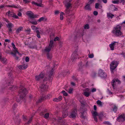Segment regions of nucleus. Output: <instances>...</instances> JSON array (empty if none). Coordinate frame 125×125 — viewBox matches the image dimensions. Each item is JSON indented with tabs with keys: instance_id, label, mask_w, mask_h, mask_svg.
Here are the masks:
<instances>
[{
	"instance_id": "nucleus-1",
	"label": "nucleus",
	"mask_w": 125,
	"mask_h": 125,
	"mask_svg": "<svg viewBox=\"0 0 125 125\" xmlns=\"http://www.w3.org/2000/svg\"><path fill=\"white\" fill-rule=\"evenodd\" d=\"M27 93L26 89L22 87L20 88L19 94L17 97V101L18 102H20L21 100L25 96Z\"/></svg>"
},
{
	"instance_id": "nucleus-2",
	"label": "nucleus",
	"mask_w": 125,
	"mask_h": 125,
	"mask_svg": "<svg viewBox=\"0 0 125 125\" xmlns=\"http://www.w3.org/2000/svg\"><path fill=\"white\" fill-rule=\"evenodd\" d=\"M121 27L119 25H117L115 27L112 31V32L116 36L122 35V33L121 31Z\"/></svg>"
},
{
	"instance_id": "nucleus-3",
	"label": "nucleus",
	"mask_w": 125,
	"mask_h": 125,
	"mask_svg": "<svg viewBox=\"0 0 125 125\" xmlns=\"http://www.w3.org/2000/svg\"><path fill=\"white\" fill-rule=\"evenodd\" d=\"M11 44L13 48L15 49L13 51V52H11V54L13 55L14 57L15 58V59L18 60L19 57L21 56V54L18 52L17 50L18 49L16 48L14 43H12Z\"/></svg>"
},
{
	"instance_id": "nucleus-4",
	"label": "nucleus",
	"mask_w": 125,
	"mask_h": 125,
	"mask_svg": "<svg viewBox=\"0 0 125 125\" xmlns=\"http://www.w3.org/2000/svg\"><path fill=\"white\" fill-rule=\"evenodd\" d=\"M47 82H44L40 86L39 89V90L42 92H44L48 88V86L45 84Z\"/></svg>"
},
{
	"instance_id": "nucleus-5",
	"label": "nucleus",
	"mask_w": 125,
	"mask_h": 125,
	"mask_svg": "<svg viewBox=\"0 0 125 125\" xmlns=\"http://www.w3.org/2000/svg\"><path fill=\"white\" fill-rule=\"evenodd\" d=\"M53 41L52 40L50 41L49 45L48 46L46 47L44 49V52H49L51 49L53 47Z\"/></svg>"
},
{
	"instance_id": "nucleus-6",
	"label": "nucleus",
	"mask_w": 125,
	"mask_h": 125,
	"mask_svg": "<svg viewBox=\"0 0 125 125\" xmlns=\"http://www.w3.org/2000/svg\"><path fill=\"white\" fill-rule=\"evenodd\" d=\"M118 64V62L116 61H112L110 64V68L111 70H113L116 68Z\"/></svg>"
},
{
	"instance_id": "nucleus-7",
	"label": "nucleus",
	"mask_w": 125,
	"mask_h": 125,
	"mask_svg": "<svg viewBox=\"0 0 125 125\" xmlns=\"http://www.w3.org/2000/svg\"><path fill=\"white\" fill-rule=\"evenodd\" d=\"M83 94L86 97H89L91 94V91L90 89L88 88H86L83 90Z\"/></svg>"
},
{
	"instance_id": "nucleus-8",
	"label": "nucleus",
	"mask_w": 125,
	"mask_h": 125,
	"mask_svg": "<svg viewBox=\"0 0 125 125\" xmlns=\"http://www.w3.org/2000/svg\"><path fill=\"white\" fill-rule=\"evenodd\" d=\"M77 111L76 109H74L73 110L72 112L71 113L69 116L70 118H74L76 117L77 115Z\"/></svg>"
},
{
	"instance_id": "nucleus-9",
	"label": "nucleus",
	"mask_w": 125,
	"mask_h": 125,
	"mask_svg": "<svg viewBox=\"0 0 125 125\" xmlns=\"http://www.w3.org/2000/svg\"><path fill=\"white\" fill-rule=\"evenodd\" d=\"M50 96V94H48L46 96L43 95L42 96L41 98L39 100L38 102L40 103L46 99H49Z\"/></svg>"
},
{
	"instance_id": "nucleus-10",
	"label": "nucleus",
	"mask_w": 125,
	"mask_h": 125,
	"mask_svg": "<svg viewBox=\"0 0 125 125\" xmlns=\"http://www.w3.org/2000/svg\"><path fill=\"white\" fill-rule=\"evenodd\" d=\"M27 15L31 19L36 18L37 17V15H34L31 11H27Z\"/></svg>"
},
{
	"instance_id": "nucleus-11",
	"label": "nucleus",
	"mask_w": 125,
	"mask_h": 125,
	"mask_svg": "<svg viewBox=\"0 0 125 125\" xmlns=\"http://www.w3.org/2000/svg\"><path fill=\"white\" fill-rule=\"evenodd\" d=\"M99 75L102 78H105L107 77V75L105 73L103 72L102 70H100L99 71Z\"/></svg>"
},
{
	"instance_id": "nucleus-12",
	"label": "nucleus",
	"mask_w": 125,
	"mask_h": 125,
	"mask_svg": "<svg viewBox=\"0 0 125 125\" xmlns=\"http://www.w3.org/2000/svg\"><path fill=\"white\" fill-rule=\"evenodd\" d=\"M71 4L70 3H67L65 4L66 7V9L65 10V12L66 14H69V8L71 7Z\"/></svg>"
},
{
	"instance_id": "nucleus-13",
	"label": "nucleus",
	"mask_w": 125,
	"mask_h": 125,
	"mask_svg": "<svg viewBox=\"0 0 125 125\" xmlns=\"http://www.w3.org/2000/svg\"><path fill=\"white\" fill-rule=\"evenodd\" d=\"M118 120L119 122H123L125 120V114H123L118 117Z\"/></svg>"
},
{
	"instance_id": "nucleus-14",
	"label": "nucleus",
	"mask_w": 125,
	"mask_h": 125,
	"mask_svg": "<svg viewBox=\"0 0 125 125\" xmlns=\"http://www.w3.org/2000/svg\"><path fill=\"white\" fill-rule=\"evenodd\" d=\"M116 82H118L119 83H120V81L118 79L113 80L111 82V84L114 89L115 88V86Z\"/></svg>"
},
{
	"instance_id": "nucleus-15",
	"label": "nucleus",
	"mask_w": 125,
	"mask_h": 125,
	"mask_svg": "<svg viewBox=\"0 0 125 125\" xmlns=\"http://www.w3.org/2000/svg\"><path fill=\"white\" fill-rule=\"evenodd\" d=\"M44 77V75L42 73H40L38 76H35V79L37 81H39L42 79Z\"/></svg>"
},
{
	"instance_id": "nucleus-16",
	"label": "nucleus",
	"mask_w": 125,
	"mask_h": 125,
	"mask_svg": "<svg viewBox=\"0 0 125 125\" xmlns=\"http://www.w3.org/2000/svg\"><path fill=\"white\" fill-rule=\"evenodd\" d=\"M54 70V69H53V68H52V69L51 71H50L48 73L49 75L48 79H46V81L47 80H50L52 79L53 74V72Z\"/></svg>"
},
{
	"instance_id": "nucleus-17",
	"label": "nucleus",
	"mask_w": 125,
	"mask_h": 125,
	"mask_svg": "<svg viewBox=\"0 0 125 125\" xmlns=\"http://www.w3.org/2000/svg\"><path fill=\"white\" fill-rule=\"evenodd\" d=\"M62 97L60 96L58 98H53V101L54 102H58L62 100Z\"/></svg>"
},
{
	"instance_id": "nucleus-18",
	"label": "nucleus",
	"mask_w": 125,
	"mask_h": 125,
	"mask_svg": "<svg viewBox=\"0 0 125 125\" xmlns=\"http://www.w3.org/2000/svg\"><path fill=\"white\" fill-rule=\"evenodd\" d=\"M78 54L77 53V51H76L75 52H74L72 54V57H73V60H72V62H73L74 60V59L76 58L77 57V56Z\"/></svg>"
},
{
	"instance_id": "nucleus-19",
	"label": "nucleus",
	"mask_w": 125,
	"mask_h": 125,
	"mask_svg": "<svg viewBox=\"0 0 125 125\" xmlns=\"http://www.w3.org/2000/svg\"><path fill=\"white\" fill-rule=\"evenodd\" d=\"M13 14V12L9 10L6 13V15H7L8 16L10 17L12 16Z\"/></svg>"
},
{
	"instance_id": "nucleus-20",
	"label": "nucleus",
	"mask_w": 125,
	"mask_h": 125,
	"mask_svg": "<svg viewBox=\"0 0 125 125\" xmlns=\"http://www.w3.org/2000/svg\"><path fill=\"white\" fill-rule=\"evenodd\" d=\"M47 20V19L46 18L44 17H42L40 18L38 20V21L40 22L41 21H46Z\"/></svg>"
},
{
	"instance_id": "nucleus-21",
	"label": "nucleus",
	"mask_w": 125,
	"mask_h": 125,
	"mask_svg": "<svg viewBox=\"0 0 125 125\" xmlns=\"http://www.w3.org/2000/svg\"><path fill=\"white\" fill-rule=\"evenodd\" d=\"M90 4L88 3L87 5L85 7V9L88 10H90L91 8L90 7Z\"/></svg>"
},
{
	"instance_id": "nucleus-22",
	"label": "nucleus",
	"mask_w": 125,
	"mask_h": 125,
	"mask_svg": "<svg viewBox=\"0 0 125 125\" xmlns=\"http://www.w3.org/2000/svg\"><path fill=\"white\" fill-rule=\"evenodd\" d=\"M42 0H37V6L39 7H42Z\"/></svg>"
},
{
	"instance_id": "nucleus-23",
	"label": "nucleus",
	"mask_w": 125,
	"mask_h": 125,
	"mask_svg": "<svg viewBox=\"0 0 125 125\" xmlns=\"http://www.w3.org/2000/svg\"><path fill=\"white\" fill-rule=\"evenodd\" d=\"M86 113L85 112H84L82 113V114L81 115V117L84 119H85L86 118Z\"/></svg>"
},
{
	"instance_id": "nucleus-24",
	"label": "nucleus",
	"mask_w": 125,
	"mask_h": 125,
	"mask_svg": "<svg viewBox=\"0 0 125 125\" xmlns=\"http://www.w3.org/2000/svg\"><path fill=\"white\" fill-rule=\"evenodd\" d=\"M47 58L50 60L52 58V55L51 53L49 52H48L47 53Z\"/></svg>"
},
{
	"instance_id": "nucleus-25",
	"label": "nucleus",
	"mask_w": 125,
	"mask_h": 125,
	"mask_svg": "<svg viewBox=\"0 0 125 125\" xmlns=\"http://www.w3.org/2000/svg\"><path fill=\"white\" fill-rule=\"evenodd\" d=\"M22 65L23 67V69H25L28 67L27 64L26 63H25L24 62H23Z\"/></svg>"
},
{
	"instance_id": "nucleus-26",
	"label": "nucleus",
	"mask_w": 125,
	"mask_h": 125,
	"mask_svg": "<svg viewBox=\"0 0 125 125\" xmlns=\"http://www.w3.org/2000/svg\"><path fill=\"white\" fill-rule=\"evenodd\" d=\"M96 103L97 104L100 106H102V102L100 100H98L96 101Z\"/></svg>"
},
{
	"instance_id": "nucleus-27",
	"label": "nucleus",
	"mask_w": 125,
	"mask_h": 125,
	"mask_svg": "<svg viewBox=\"0 0 125 125\" xmlns=\"http://www.w3.org/2000/svg\"><path fill=\"white\" fill-rule=\"evenodd\" d=\"M7 26L8 28H12L13 26V25L11 23H10L8 24Z\"/></svg>"
},
{
	"instance_id": "nucleus-28",
	"label": "nucleus",
	"mask_w": 125,
	"mask_h": 125,
	"mask_svg": "<svg viewBox=\"0 0 125 125\" xmlns=\"http://www.w3.org/2000/svg\"><path fill=\"white\" fill-rule=\"evenodd\" d=\"M107 16L108 18H112L114 16V15L110 13H109L107 14Z\"/></svg>"
},
{
	"instance_id": "nucleus-29",
	"label": "nucleus",
	"mask_w": 125,
	"mask_h": 125,
	"mask_svg": "<svg viewBox=\"0 0 125 125\" xmlns=\"http://www.w3.org/2000/svg\"><path fill=\"white\" fill-rule=\"evenodd\" d=\"M62 115L63 118H65L67 115V112H63L62 113Z\"/></svg>"
},
{
	"instance_id": "nucleus-30",
	"label": "nucleus",
	"mask_w": 125,
	"mask_h": 125,
	"mask_svg": "<svg viewBox=\"0 0 125 125\" xmlns=\"http://www.w3.org/2000/svg\"><path fill=\"white\" fill-rule=\"evenodd\" d=\"M49 116V114L48 113H46L45 114L44 117L46 119H48Z\"/></svg>"
},
{
	"instance_id": "nucleus-31",
	"label": "nucleus",
	"mask_w": 125,
	"mask_h": 125,
	"mask_svg": "<svg viewBox=\"0 0 125 125\" xmlns=\"http://www.w3.org/2000/svg\"><path fill=\"white\" fill-rule=\"evenodd\" d=\"M92 113L94 117V116H96L98 115V113L96 111H92Z\"/></svg>"
},
{
	"instance_id": "nucleus-32",
	"label": "nucleus",
	"mask_w": 125,
	"mask_h": 125,
	"mask_svg": "<svg viewBox=\"0 0 125 125\" xmlns=\"http://www.w3.org/2000/svg\"><path fill=\"white\" fill-rule=\"evenodd\" d=\"M37 33V36L39 38H41V36L40 35V32L38 30H37L36 31Z\"/></svg>"
},
{
	"instance_id": "nucleus-33",
	"label": "nucleus",
	"mask_w": 125,
	"mask_h": 125,
	"mask_svg": "<svg viewBox=\"0 0 125 125\" xmlns=\"http://www.w3.org/2000/svg\"><path fill=\"white\" fill-rule=\"evenodd\" d=\"M0 60L3 63H5L7 61V60L5 58H2Z\"/></svg>"
},
{
	"instance_id": "nucleus-34",
	"label": "nucleus",
	"mask_w": 125,
	"mask_h": 125,
	"mask_svg": "<svg viewBox=\"0 0 125 125\" xmlns=\"http://www.w3.org/2000/svg\"><path fill=\"white\" fill-rule=\"evenodd\" d=\"M113 43H111L109 45V46L111 49V50H114V47L113 45Z\"/></svg>"
},
{
	"instance_id": "nucleus-35",
	"label": "nucleus",
	"mask_w": 125,
	"mask_h": 125,
	"mask_svg": "<svg viewBox=\"0 0 125 125\" xmlns=\"http://www.w3.org/2000/svg\"><path fill=\"white\" fill-rule=\"evenodd\" d=\"M99 116V118L101 120V119L102 117L103 116V114L101 113L100 114H99L98 115Z\"/></svg>"
},
{
	"instance_id": "nucleus-36",
	"label": "nucleus",
	"mask_w": 125,
	"mask_h": 125,
	"mask_svg": "<svg viewBox=\"0 0 125 125\" xmlns=\"http://www.w3.org/2000/svg\"><path fill=\"white\" fill-rule=\"evenodd\" d=\"M64 14V13L62 12H61L60 15V19L61 20H62L63 19V15Z\"/></svg>"
},
{
	"instance_id": "nucleus-37",
	"label": "nucleus",
	"mask_w": 125,
	"mask_h": 125,
	"mask_svg": "<svg viewBox=\"0 0 125 125\" xmlns=\"http://www.w3.org/2000/svg\"><path fill=\"white\" fill-rule=\"evenodd\" d=\"M9 78L10 80H12L13 78L12 77V76L11 73L9 74Z\"/></svg>"
},
{
	"instance_id": "nucleus-38",
	"label": "nucleus",
	"mask_w": 125,
	"mask_h": 125,
	"mask_svg": "<svg viewBox=\"0 0 125 125\" xmlns=\"http://www.w3.org/2000/svg\"><path fill=\"white\" fill-rule=\"evenodd\" d=\"M30 48L32 49L37 48V46L35 45H31L29 47Z\"/></svg>"
},
{
	"instance_id": "nucleus-39",
	"label": "nucleus",
	"mask_w": 125,
	"mask_h": 125,
	"mask_svg": "<svg viewBox=\"0 0 125 125\" xmlns=\"http://www.w3.org/2000/svg\"><path fill=\"white\" fill-rule=\"evenodd\" d=\"M96 0H89L88 2L89 4H91L92 3H94V1H96Z\"/></svg>"
},
{
	"instance_id": "nucleus-40",
	"label": "nucleus",
	"mask_w": 125,
	"mask_h": 125,
	"mask_svg": "<svg viewBox=\"0 0 125 125\" xmlns=\"http://www.w3.org/2000/svg\"><path fill=\"white\" fill-rule=\"evenodd\" d=\"M22 28L21 27H20L17 29L16 31L17 33H18L21 30Z\"/></svg>"
},
{
	"instance_id": "nucleus-41",
	"label": "nucleus",
	"mask_w": 125,
	"mask_h": 125,
	"mask_svg": "<svg viewBox=\"0 0 125 125\" xmlns=\"http://www.w3.org/2000/svg\"><path fill=\"white\" fill-rule=\"evenodd\" d=\"M30 22L32 24L34 25H36L37 24L36 21H30Z\"/></svg>"
},
{
	"instance_id": "nucleus-42",
	"label": "nucleus",
	"mask_w": 125,
	"mask_h": 125,
	"mask_svg": "<svg viewBox=\"0 0 125 125\" xmlns=\"http://www.w3.org/2000/svg\"><path fill=\"white\" fill-rule=\"evenodd\" d=\"M119 0H115L113 1L112 2L114 4H118L119 3Z\"/></svg>"
},
{
	"instance_id": "nucleus-43",
	"label": "nucleus",
	"mask_w": 125,
	"mask_h": 125,
	"mask_svg": "<svg viewBox=\"0 0 125 125\" xmlns=\"http://www.w3.org/2000/svg\"><path fill=\"white\" fill-rule=\"evenodd\" d=\"M61 93L63 94L64 96H67L68 95L67 93L64 91H62Z\"/></svg>"
},
{
	"instance_id": "nucleus-44",
	"label": "nucleus",
	"mask_w": 125,
	"mask_h": 125,
	"mask_svg": "<svg viewBox=\"0 0 125 125\" xmlns=\"http://www.w3.org/2000/svg\"><path fill=\"white\" fill-rule=\"evenodd\" d=\"M31 28L34 30H36L38 29V28L36 27L35 26L33 25L32 26H31Z\"/></svg>"
},
{
	"instance_id": "nucleus-45",
	"label": "nucleus",
	"mask_w": 125,
	"mask_h": 125,
	"mask_svg": "<svg viewBox=\"0 0 125 125\" xmlns=\"http://www.w3.org/2000/svg\"><path fill=\"white\" fill-rule=\"evenodd\" d=\"M88 57L90 58H92L94 57V55L93 53L89 54L88 55Z\"/></svg>"
},
{
	"instance_id": "nucleus-46",
	"label": "nucleus",
	"mask_w": 125,
	"mask_h": 125,
	"mask_svg": "<svg viewBox=\"0 0 125 125\" xmlns=\"http://www.w3.org/2000/svg\"><path fill=\"white\" fill-rule=\"evenodd\" d=\"M68 93L70 94H72L73 93V89L72 88H70L69 89Z\"/></svg>"
},
{
	"instance_id": "nucleus-47",
	"label": "nucleus",
	"mask_w": 125,
	"mask_h": 125,
	"mask_svg": "<svg viewBox=\"0 0 125 125\" xmlns=\"http://www.w3.org/2000/svg\"><path fill=\"white\" fill-rule=\"evenodd\" d=\"M117 107L116 106H115L113 108V110L115 112H116L117 110Z\"/></svg>"
},
{
	"instance_id": "nucleus-48",
	"label": "nucleus",
	"mask_w": 125,
	"mask_h": 125,
	"mask_svg": "<svg viewBox=\"0 0 125 125\" xmlns=\"http://www.w3.org/2000/svg\"><path fill=\"white\" fill-rule=\"evenodd\" d=\"M103 123L105 124L110 125H111V124L108 121H104L103 122Z\"/></svg>"
},
{
	"instance_id": "nucleus-49",
	"label": "nucleus",
	"mask_w": 125,
	"mask_h": 125,
	"mask_svg": "<svg viewBox=\"0 0 125 125\" xmlns=\"http://www.w3.org/2000/svg\"><path fill=\"white\" fill-rule=\"evenodd\" d=\"M32 117H31L30 118L29 120L28 121V122H27V124H29L30 123L32 119Z\"/></svg>"
},
{
	"instance_id": "nucleus-50",
	"label": "nucleus",
	"mask_w": 125,
	"mask_h": 125,
	"mask_svg": "<svg viewBox=\"0 0 125 125\" xmlns=\"http://www.w3.org/2000/svg\"><path fill=\"white\" fill-rule=\"evenodd\" d=\"M17 105L16 104H14L13 105L12 108V109L14 110L17 107Z\"/></svg>"
},
{
	"instance_id": "nucleus-51",
	"label": "nucleus",
	"mask_w": 125,
	"mask_h": 125,
	"mask_svg": "<svg viewBox=\"0 0 125 125\" xmlns=\"http://www.w3.org/2000/svg\"><path fill=\"white\" fill-rule=\"evenodd\" d=\"M89 26L88 24L85 25L84 27V28L85 29H88L89 28Z\"/></svg>"
},
{
	"instance_id": "nucleus-52",
	"label": "nucleus",
	"mask_w": 125,
	"mask_h": 125,
	"mask_svg": "<svg viewBox=\"0 0 125 125\" xmlns=\"http://www.w3.org/2000/svg\"><path fill=\"white\" fill-rule=\"evenodd\" d=\"M99 4L98 3H96L95 4V8L96 9L98 8L99 6Z\"/></svg>"
},
{
	"instance_id": "nucleus-53",
	"label": "nucleus",
	"mask_w": 125,
	"mask_h": 125,
	"mask_svg": "<svg viewBox=\"0 0 125 125\" xmlns=\"http://www.w3.org/2000/svg\"><path fill=\"white\" fill-rule=\"evenodd\" d=\"M12 17L16 19L19 18L18 16H17L15 14H14V13L13 14V15L12 16Z\"/></svg>"
},
{
	"instance_id": "nucleus-54",
	"label": "nucleus",
	"mask_w": 125,
	"mask_h": 125,
	"mask_svg": "<svg viewBox=\"0 0 125 125\" xmlns=\"http://www.w3.org/2000/svg\"><path fill=\"white\" fill-rule=\"evenodd\" d=\"M29 58L28 57H26L25 58V61L26 62H28L29 61Z\"/></svg>"
},
{
	"instance_id": "nucleus-55",
	"label": "nucleus",
	"mask_w": 125,
	"mask_h": 125,
	"mask_svg": "<svg viewBox=\"0 0 125 125\" xmlns=\"http://www.w3.org/2000/svg\"><path fill=\"white\" fill-rule=\"evenodd\" d=\"M8 7H14L15 8H17V7L15 6L14 5H9L8 6Z\"/></svg>"
},
{
	"instance_id": "nucleus-56",
	"label": "nucleus",
	"mask_w": 125,
	"mask_h": 125,
	"mask_svg": "<svg viewBox=\"0 0 125 125\" xmlns=\"http://www.w3.org/2000/svg\"><path fill=\"white\" fill-rule=\"evenodd\" d=\"M93 14L95 16H96L98 14V12L96 11H94Z\"/></svg>"
},
{
	"instance_id": "nucleus-57",
	"label": "nucleus",
	"mask_w": 125,
	"mask_h": 125,
	"mask_svg": "<svg viewBox=\"0 0 125 125\" xmlns=\"http://www.w3.org/2000/svg\"><path fill=\"white\" fill-rule=\"evenodd\" d=\"M54 12L55 15H57L60 12L58 10H56Z\"/></svg>"
},
{
	"instance_id": "nucleus-58",
	"label": "nucleus",
	"mask_w": 125,
	"mask_h": 125,
	"mask_svg": "<svg viewBox=\"0 0 125 125\" xmlns=\"http://www.w3.org/2000/svg\"><path fill=\"white\" fill-rule=\"evenodd\" d=\"M18 67L20 69H23V67L22 65H19L18 66Z\"/></svg>"
},
{
	"instance_id": "nucleus-59",
	"label": "nucleus",
	"mask_w": 125,
	"mask_h": 125,
	"mask_svg": "<svg viewBox=\"0 0 125 125\" xmlns=\"http://www.w3.org/2000/svg\"><path fill=\"white\" fill-rule=\"evenodd\" d=\"M26 3H27L30 2V0H23Z\"/></svg>"
},
{
	"instance_id": "nucleus-60",
	"label": "nucleus",
	"mask_w": 125,
	"mask_h": 125,
	"mask_svg": "<svg viewBox=\"0 0 125 125\" xmlns=\"http://www.w3.org/2000/svg\"><path fill=\"white\" fill-rule=\"evenodd\" d=\"M90 63L89 62H87L86 63L85 65V66L86 67H87L90 64Z\"/></svg>"
},
{
	"instance_id": "nucleus-61",
	"label": "nucleus",
	"mask_w": 125,
	"mask_h": 125,
	"mask_svg": "<svg viewBox=\"0 0 125 125\" xmlns=\"http://www.w3.org/2000/svg\"><path fill=\"white\" fill-rule=\"evenodd\" d=\"M119 2L120 3H122L124 4L125 3V0H119Z\"/></svg>"
},
{
	"instance_id": "nucleus-62",
	"label": "nucleus",
	"mask_w": 125,
	"mask_h": 125,
	"mask_svg": "<svg viewBox=\"0 0 125 125\" xmlns=\"http://www.w3.org/2000/svg\"><path fill=\"white\" fill-rule=\"evenodd\" d=\"M59 39V38L58 37H56L54 39V41H56L57 40H58Z\"/></svg>"
},
{
	"instance_id": "nucleus-63",
	"label": "nucleus",
	"mask_w": 125,
	"mask_h": 125,
	"mask_svg": "<svg viewBox=\"0 0 125 125\" xmlns=\"http://www.w3.org/2000/svg\"><path fill=\"white\" fill-rule=\"evenodd\" d=\"M22 118L25 121L26 120V117L24 115H23Z\"/></svg>"
},
{
	"instance_id": "nucleus-64",
	"label": "nucleus",
	"mask_w": 125,
	"mask_h": 125,
	"mask_svg": "<svg viewBox=\"0 0 125 125\" xmlns=\"http://www.w3.org/2000/svg\"><path fill=\"white\" fill-rule=\"evenodd\" d=\"M96 91V89L95 88H94L92 89L91 90V92H95Z\"/></svg>"
}]
</instances>
